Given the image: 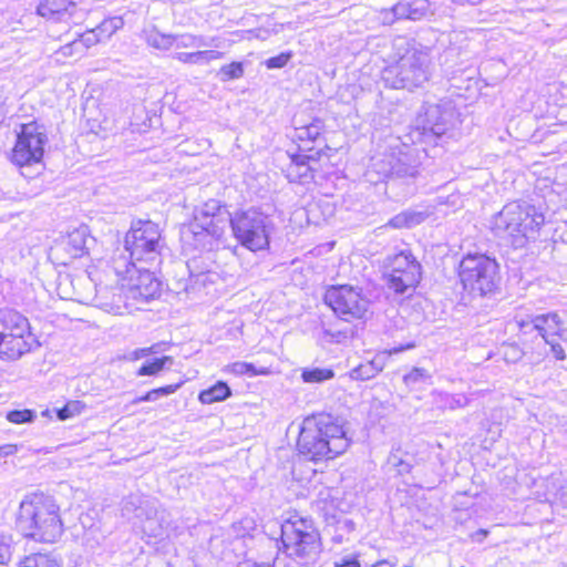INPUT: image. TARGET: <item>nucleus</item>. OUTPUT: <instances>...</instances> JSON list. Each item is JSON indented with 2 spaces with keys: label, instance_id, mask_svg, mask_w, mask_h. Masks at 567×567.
<instances>
[{
  "label": "nucleus",
  "instance_id": "obj_1",
  "mask_svg": "<svg viewBox=\"0 0 567 567\" xmlns=\"http://www.w3.org/2000/svg\"><path fill=\"white\" fill-rule=\"evenodd\" d=\"M350 445L343 426L328 413H317L303 419L297 449L308 461L332 460L344 453Z\"/></svg>",
  "mask_w": 567,
  "mask_h": 567
},
{
  "label": "nucleus",
  "instance_id": "obj_2",
  "mask_svg": "<svg viewBox=\"0 0 567 567\" xmlns=\"http://www.w3.org/2000/svg\"><path fill=\"white\" fill-rule=\"evenodd\" d=\"M18 530L39 543H54L63 534L60 506L52 495L31 493L19 506L16 520Z\"/></svg>",
  "mask_w": 567,
  "mask_h": 567
},
{
  "label": "nucleus",
  "instance_id": "obj_3",
  "mask_svg": "<svg viewBox=\"0 0 567 567\" xmlns=\"http://www.w3.org/2000/svg\"><path fill=\"white\" fill-rule=\"evenodd\" d=\"M398 59L382 70V80L391 89L413 91L423 87L432 75V61L426 48L406 43L400 48Z\"/></svg>",
  "mask_w": 567,
  "mask_h": 567
},
{
  "label": "nucleus",
  "instance_id": "obj_4",
  "mask_svg": "<svg viewBox=\"0 0 567 567\" xmlns=\"http://www.w3.org/2000/svg\"><path fill=\"white\" fill-rule=\"evenodd\" d=\"M545 223L544 214L527 202L506 204L492 220V229L499 237L512 238L515 247H524L529 239H536Z\"/></svg>",
  "mask_w": 567,
  "mask_h": 567
},
{
  "label": "nucleus",
  "instance_id": "obj_5",
  "mask_svg": "<svg viewBox=\"0 0 567 567\" xmlns=\"http://www.w3.org/2000/svg\"><path fill=\"white\" fill-rule=\"evenodd\" d=\"M40 347L30 322L21 312L11 308L0 309V359L18 360Z\"/></svg>",
  "mask_w": 567,
  "mask_h": 567
},
{
  "label": "nucleus",
  "instance_id": "obj_6",
  "mask_svg": "<svg viewBox=\"0 0 567 567\" xmlns=\"http://www.w3.org/2000/svg\"><path fill=\"white\" fill-rule=\"evenodd\" d=\"M281 542L286 554L303 566L316 564L322 551L320 534L307 518L286 520L281 525Z\"/></svg>",
  "mask_w": 567,
  "mask_h": 567
},
{
  "label": "nucleus",
  "instance_id": "obj_7",
  "mask_svg": "<svg viewBox=\"0 0 567 567\" xmlns=\"http://www.w3.org/2000/svg\"><path fill=\"white\" fill-rule=\"evenodd\" d=\"M458 276L463 288L473 296L493 293L499 284V266L483 254H468L460 262Z\"/></svg>",
  "mask_w": 567,
  "mask_h": 567
},
{
  "label": "nucleus",
  "instance_id": "obj_8",
  "mask_svg": "<svg viewBox=\"0 0 567 567\" xmlns=\"http://www.w3.org/2000/svg\"><path fill=\"white\" fill-rule=\"evenodd\" d=\"M125 250L132 262H145L151 266L161 260L164 243L159 227L152 220H134L124 239Z\"/></svg>",
  "mask_w": 567,
  "mask_h": 567
},
{
  "label": "nucleus",
  "instance_id": "obj_9",
  "mask_svg": "<svg viewBox=\"0 0 567 567\" xmlns=\"http://www.w3.org/2000/svg\"><path fill=\"white\" fill-rule=\"evenodd\" d=\"M228 224L243 247L251 251L268 248L272 221L264 213L254 208L239 210L229 218Z\"/></svg>",
  "mask_w": 567,
  "mask_h": 567
},
{
  "label": "nucleus",
  "instance_id": "obj_10",
  "mask_svg": "<svg viewBox=\"0 0 567 567\" xmlns=\"http://www.w3.org/2000/svg\"><path fill=\"white\" fill-rule=\"evenodd\" d=\"M230 215L218 200L212 199L196 210L194 220L187 226L183 235H190L196 246L205 248L212 246V239L223 237Z\"/></svg>",
  "mask_w": 567,
  "mask_h": 567
},
{
  "label": "nucleus",
  "instance_id": "obj_11",
  "mask_svg": "<svg viewBox=\"0 0 567 567\" xmlns=\"http://www.w3.org/2000/svg\"><path fill=\"white\" fill-rule=\"evenodd\" d=\"M48 136L43 126L37 122L22 124L11 154V161L22 171L21 174L30 177L31 173L24 169L40 164L44 154Z\"/></svg>",
  "mask_w": 567,
  "mask_h": 567
},
{
  "label": "nucleus",
  "instance_id": "obj_12",
  "mask_svg": "<svg viewBox=\"0 0 567 567\" xmlns=\"http://www.w3.org/2000/svg\"><path fill=\"white\" fill-rule=\"evenodd\" d=\"M323 300L344 321L363 318L370 305L361 291L347 285L330 287L326 291Z\"/></svg>",
  "mask_w": 567,
  "mask_h": 567
},
{
  "label": "nucleus",
  "instance_id": "obj_13",
  "mask_svg": "<svg viewBox=\"0 0 567 567\" xmlns=\"http://www.w3.org/2000/svg\"><path fill=\"white\" fill-rule=\"evenodd\" d=\"M385 275L388 288L398 295L413 290L421 279V264L410 250L396 254L389 264Z\"/></svg>",
  "mask_w": 567,
  "mask_h": 567
},
{
  "label": "nucleus",
  "instance_id": "obj_14",
  "mask_svg": "<svg viewBox=\"0 0 567 567\" xmlns=\"http://www.w3.org/2000/svg\"><path fill=\"white\" fill-rule=\"evenodd\" d=\"M125 274L132 281L130 288L132 298L148 301L159 296L161 281L150 268H137L135 262H132V267L127 268Z\"/></svg>",
  "mask_w": 567,
  "mask_h": 567
},
{
  "label": "nucleus",
  "instance_id": "obj_15",
  "mask_svg": "<svg viewBox=\"0 0 567 567\" xmlns=\"http://www.w3.org/2000/svg\"><path fill=\"white\" fill-rule=\"evenodd\" d=\"M429 10V0H401L392 8L383 10L381 16L383 23L392 24L398 20H421L427 14Z\"/></svg>",
  "mask_w": 567,
  "mask_h": 567
},
{
  "label": "nucleus",
  "instance_id": "obj_16",
  "mask_svg": "<svg viewBox=\"0 0 567 567\" xmlns=\"http://www.w3.org/2000/svg\"><path fill=\"white\" fill-rule=\"evenodd\" d=\"M520 328L525 330V332L537 331L543 340H545L559 337L563 330V322L557 313L549 312L535 317L530 322H522Z\"/></svg>",
  "mask_w": 567,
  "mask_h": 567
},
{
  "label": "nucleus",
  "instance_id": "obj_17",
  "mask_svg": "<svg viewBox=\"0 0 567 567\" xmlns=\"http://www.w3.org/2000/svg\"><path fill=\"white\" fill-rule=\"evenodd\" d=\"M76 9L73 0H43L37 7V13L54 22L70 20Z\"/></svg>",
  "mask_w": 567,
  "mask_h": 567
},
{
  "label": "nucleus",
  "instance_id": "obj_18",
  "mask_svg": "<svg viewBox=\"0 0 567 567\" xmlns=\"http://www.w3.org/2000/svg\"><path fill=\"white\" fill-rule=\"evenodd\" d=\"M290 164L286 169V176L291 183L307 184L313 181L317 167L307 162V157L290 155Z\"/></svg>",
  "mask_w": 567,
  "mask_h": 567
},
{
  "label": "nucleus",
  "instance_id": "obj_19",
  "mask_svg": "<svg viewBox=\"0 0 567 567\" xmlns=\"http://www.w3.org/2000/svg\"><path fill=\"white\" fill-rule=\"evenodd\" d=\"M90 231L86 226H80L73 229L62 241V247L70 258H80L87 252V241Z\"/></svg>",
  "mask_w": 567,
  "mask_h": 567
},
{
  "label": "nucleus",
  "instance_id": "obj_20",
  "mask_svg": "<svg viewBox=\"0 0 567 567\" xmlns=\"http://www.w3.org/2000/svg\"><path fill=\"white\" fill-rule=\"evenodd\" d=\"M223 52L215 50H198L196 52H177L174 59L186 64H208L213 60L220 59Z\"/></svg>",
  "mask_w": 567,
  "mask_h": 567
},
{
  "label": "nucleus",
  "instance_id": "obj_21",
  "mask_svg": "<svg viewBox=\"0 0 567 567\" xmlns=\"http://www.w3.org/2000/svg\"><path fill=\"white\" fill-rule=\"evenodd\" d=\"M384 368L382 359L374 358L370 361L359 364L350 371L352 380L367 381L379 374Z\"/></svg>",
  "mask_w": 567,
  "mask_h": 567
},
{
  "label": "nucleus",
  "instance_id": "obj_22",
  "mask_svg": "<svg viewBox=\"0 0 567 567\" xmlns=\"http://www.w3.org/2000/svg\"><path fill=\"white\" fill-rule=\"evenodd\" d=\"M231 395V390L228 384L224 381L216 382L213 386L203 390L198 399L203 404H212L215 402H221Z\"/></svg>",
  "mask_w": 567,
  "mask_h": 567
},
{
  "label": "nucleus",
  "instance_id": "obj_23",
  "mask_svg": "<svg viewBox=\"0 0 567 567\" xmlns=\"http://www.w3.org/2000/svg\"><path fill=\"white\" fill-rule=\"evenodd\" d=\"M425 214L422 212L404 210L388 221V226L392 228H412L420 225L425 219Z\"/></svg>",
  "mask_w": 567,
  "mask_h": 567
},
{
  "label": "nucleus",
  "instance_id": "obj_24",
  "mask_svg": "<svg viewBox=\"0 0 567 567\" xmlns=\"http://www.w3.org/2000/svg\"><path fill=\"white\" fill-rule=\"evenodd\" d=\"M440 109L437 106L430 107L425 113V120L423 123V134L441 137L445 131L446 125L439 121Z\"/></svg>",
  "mask_w": 567,
  "mask_h": 567
},
{
  "label": "nucleus",
  "instance_id": "obj_25",
  "mask_svg": "<svg viewBox=\"0 0 567 567\" xmlns=\"http://www.w3.org/2000/svg\"><path fill=\"white\" fill-rule=\"evenodd\" d=\"M324 123L315 118L310 124L296 128V138L300 141L316 142L322 134Z\"/></svg>",
  "mask_w": 567,
  "mask_h": 567
},
{
  "label": "nucleus",
  "instance_id": "obj_26",
  "mask_svg": "<svg viewBox=\"0 0 567 567\" xmlns=\"http://www.w3.org/2000/svg\"><path fill=\"white\" fill-rule=\"evenodd\" d=\"M334 378V371L330 368H305L301 371V380L305 383H322Z\"/></svg>",
  "mask_w": 567,
  "mask_h": 567
},
{
  "label": "nucleus",
  "instance_id": "obj_27",
  "mask_svg": "<svg viewBox=\"0 0 567 567\" xmlns=\"http://www.w3.org/2000/svg\"><path fill=\"white\" fill-rule=\"evenodd\" d=\"M435 404L440 409L456 410L468 404V399L464 394H450L439 392L435 398Z\"/></svg>",
  "mask_w": 567,
  "mask_h": 567
},
{
  "label": "nucleus",
  "instance_id": "obj_28",
  "mask_svg": "<svg viewBox=\"0 0 567 567\" xmlns=\"http://www.w3.org/2000/svg\"><path fill=\"white\" fill-rule=\"evenodd\" d=\"M175 39V45L177 48H206L214 45V39H210L209 41L203 37V35H195L190 33H184V34H174Z\"/></svg>",
  "mask_w": 567,
  "mask_h": 567
},
{
  "label": "nucleus",
  "instance_id": "obj_29",
  "mask_svg": "<svg viewBox=\"0 0 567 567\" xmlns=\"http://www.w3.org/2000/svg\"><path fill=\"white\" fill-rule=\"evenodd\" d=\"M145 41L150 47L163 51L169 50L175 43L174 34L161 33L155 29L145 32Z\"/></svg>",
  "mask_w": 567,
  "mask_h": 567
},
{
  "label": "nucleus",
  "instance_id": "obj_30",
  "mask_svg": "<svg viewBox=\"0 0 567 567\" xmlns=\"http://www.w3.org/2000/svg\"><path fill=\"white\" fill-rule=\"evenodd\" d=\"M19 567H60V564L52 555L37 553L27 556Z\"/></svg>",
  "mask_w": 567,
  "mask_h": 567
},
{
  "label": "nucleus",
  "instance_id": "obj_31",
  "mask_svg": "<svg viewBox=\"0 0 567 567\" xmlns=\"http://www.w3.org/2000/svg\"><path fill=\"white\" fill-rule=\"evenodd\" d=\"M123 19L120 17H112L103 20L95 29L100 34L102 41L112 37L118 29L123 27Z\"/></svg>",
  "mask_w": 567,
  "mask_h": 567
},
{
  "label": "nucleus",
  "instance_id": "obj_32",
  "mask_svg": "<svg viewBox=\"0 0 567 567\" xmlns=\"http://www.w3.org/2000/svg\"><path fill=\"white\" fill-rule=\"evenodd\" d=\"M207 279H208L207 272L193 274L189 270L188 279L181 280L177 282V287H176L178 289L177 292H181L183 290L186 293H189L190 291L195 290L197 286H205Z\"/></svg>",
  "mask_w": 567,
  "mask_h": 567
},
{
  "label": "nucleus",
  "instance_id": "obj_33",
  "mask_svg": "<svg viewBox=\"0 0 567 567\" xmlns=\"http://www.w3.org/2000/svg\"><path fill=\"white\" fill-rule=\"evenodd\" d=\"M419 174L417 166L410 165L402 159H398L390 169V175L396 178H415Z\"/></svg>",
  "mask_w": 567,
  "mask_h": 567
},
{
  "label": "nucleus",
  "instance_id": "obj_34",
  "mask_svg": "<svg viewBox=\"0 0 567 567\" xmlns=\"http://www.w3.org/2000/svg\"><path fill=\"white\" fill-rule=\"evenodd\" d=\"M388 465L393 467L399 475H404L411 472L412 464L406 460H403L402 452L400 450L392 451L388 456Z\"/></svg>",
  "mask_w": 567,
  "mask_h": 567
},
{
  "label": "nucleus",
  "instance_id": "obj_35",
  "mask_svg": "<svg viewBox=\"0 0 567 567\" xmlns=\"http://www.w3.org/2000/svg\"><path fill=\"white\" fill-rule=\"evenodd\" d=\"M431 373L424 368H413L408 374L403 377V382L408 386H415L416 384L426 383L431 380Z\"/></svg>",
  "mask_w": 567,
  "mask_h": 567
},
{
  "label": "nucleus",
  "instance_id": "obj_36",
  "mask_svg": "<svg viewBox=\"0 0 567 567\" xmlns=\"http://www.w3.org/2000/svg\"><path fill=\"white\" fill-rule=\"evenodd\" d=\"M85 408V404L81 401H70L63 408L55 409L54 413L61 421L68 420L75 415H79Z\"/></svg>",
  "mask_w": 567,
  "mask_h": 567
},
{
  "label": "nucleus",
  "instance_id": "obj_37",
  "mask_svg": "<svg viewBox=\"0 0 567 567\" xmlns=\"http://www.w3.org/2000/svg\"><path fill=\"white\" fill-rule=\"evenodd\" d=\"M142 501L143 498L138 495H130L123 499L121 508L122 516L128 520H133L135 513L138 512Z\"/></svg>",
  "mask_w": 567,
  "mask_h": 567
},
{
  "label": "nucleus",
  "instance_id": "obj_38",
  "mask_svg": "<svg viewBox=\"0 0 567 567\" xmlns=\"http://www.w3.org/2000/svg\"><path fill=\"white\" fill-rule=\"evenodd\" d=\"M218 74L221 81L239 79L244 75V65L241 62H231L223 65Z\"/></svg>",
  "mask_w": 567,
  "mask_h": 567
},
{
  "label": "nucleus",
  "instance_id": "obj_39",
  "mask_svg": "<svg viewBox=\"0 0 567 567\" xmlns=\"http://www.w3.org/2000/svg\"><path fill=\"white\" fill-rule=\"evenodd\" d=\"M14 544L10 535L0 534V565H7L12 558Z\"/></svg>",
  "mask_w": 567,
  "mask_h": 567
},
{
  "label": "nucleus",
  "instance_id": "obj_40",
  "mask_svg": "<svg viewBox=\"0 0 567 567\" xmlns=\"http://www.w3.org/2000/svg\"><path fill=\"white\" fill-rule=\"evenodd\" d=\"M35 419V412L33 410H12L8 412L7 420L16 424L31 423Z\"/></svg>",
  "mask_w": 567,
  "mask_h": 567
},
{
  "label": "nucleus",
  "instance_id": "obj_41",
  "mask_svg": "<svg viewBox=\"0 0 567 567\" xmlns=\"http://www.w3.org/2000/svg\"><path fill=\"white\" fill-rule=\"evenodd\" d=\"M155 515V506L148 499L143 498L142 503L140 504L138 512H136L134 515V519H136L138 523H151Z\"/></svg>",
  "mask_w": 567,
  "mask_h": 567
},
{
  "label": "nucleus",
  "instance_id": "obj_42",
  "mask_svg": "<svg viewBox=\"0 0 567 567\" xmlns=\"http://www.w3.org/2000/svg\"><path fill=\"white\" fill-rule=\"evenodd\" d=\"M76 40L81 43V49L83 52L85 49H89L95 45L96 43L102 42V39L97 33L96 29H92L82 33Z\"/></svg>",
  "mask_w": 567,
  "mask_h": 567
},
{
  "label": "nucleus",
  "instance_id": "obj_43",
  "mask_svg": "<svg viewBox=\"0 0 567 567\" xmlns=\"http://www.w3.org/2000/svg\"><path fill=\"white\" fill-rule=\"evenodd\" d=\"M229 371L236 375H257L259 372L252 363L235 362L229 367Z\"/></svg>",
  "mask_w": 567,
  "mask_h": 567
},
{
  "label": "nucleus",
  "instance_id": "obj_44",
  "mask_svg": "<svg viewBox=\"0 0 567 567\" xmlns=\"http://www.w3.org/2000/svg\"><path fill=\"white\" fill-rule=\"evenodd\" d=\"M291 56H292V54L290 52H282L276 56H271V58L267 59L265 61V65L268 69H281L285 65H287V63L289 62Z\"/></svg>",
  "mask_w": 567,
  "mask_h": 567
},
{
  "label": "nucleus",
  "instance_id": "obj_45",
  "mask_svg": "<svg viewBox=\"0 0 567 567\" xmlns=\"http://www.w3.org/2000/svg\"><path fill=\"white\" fill-rule=\"evenodd\" d=\"M162 365L161 362L157 361V359H154L153 361H147L141 365V368L137 370L136 374L138 377L143 375H156L158 372H161Z\"/></svg>",
  "mask_w": 567,
  "mask_h": 567
},
{
  "label": "nucleus",
  "instance_id": "obj_46",
  "mask_svg": "<svg viewBox=\"0 0 567 567\" xmlns=\"http://www.w3.org/2000/svg\"><path fill=\"white\" fill-rule=\"evenodd\" d=\"M559 337H553L549 339H545L544 341L550 346L551 353L557 360H564L566 354L564 347L558 341Z\"/></svg>",
  "mask_w": 567,
  "mask_h": 567
},
{
  "label": "nucleus",
  "instance_id": "obj_47",
  "mask_svg": "<svg viewBox=\"0 0 567 567\" xmlns=\"http://www.w3.org/2000/svg\"><path fill=\"white\" fill-rule=\"evenodd\" d=\"M63 56H72L73 54H82L83 51L81 49V43L78 40H74L63 47L58 51Z\"/></svg>",
  "mask_w": 567,
  "mask_h": 567
},
{
  "label": "nucleus",
  "instance_id": "obj_48",
  "mask_svg": "<svg viewBox=\"0 0 567 567\" xmlns=\"http://www.w3.org/2000/svg\"><path fill=\"white\" fill-rule=\"evenodd\" d=\"M322 154L323 150L313 151L312 148H309L307 153H298L297 155L299 157H307V162L316 166Z\"/></svg>",
  "mask_w": 567,
  "mask_h": 567
},
{
  "label": "nucleus",
  "instance_id": "obj_49",
  "mask_svg": "<svg viewBox=\"0 0 567 567\" xmlns=\"http://www.w3.org/2000/svg\"><path fill=\"white\" fill-rule=\"evenodd\" d=\"M554 240L567 244V223L557 226L554 233Z\"/></svg>",
  "mask_w": 567,
  "mask_h": 567
},
{
  "label": "nucleus",
  "instance_id": "obj_50",
  "mask_svg": "<svg viewBox=\"0 0 567 567\" xmlns=\"http://www.w3.org/2000/svg\"><path fill=\"white\" fill-rule=\"evenodd\" d=\"M334 567H361L357 557L347 556L334 563Z\"/></svg>",
  "mask_w": 567,
  "mask_h": 567
},
{
  "label": "nucleus",
  "instance_id": "obj_51",
  "mask_svg": "<svg viewBox=\"0 0 567 567\" xmlns=\"http://www.w3.org/2000/svg\"><path fill=\"white\" fill-rule=\"evenodd\" d=\"M179 386H181V383H178V384H169V385L161 386V388H157V389H154V390L157 393L158 399H159L161 396H167L169 394H173L174 392L177 391V389Z\"/></svg>",
  "mask_w": 567,
  "mask_h": 567
},
{
  "label": "nucleus",
  "instance_id": "obj_52",
  "mask_svg": "<svg viewBox=\"0 0 567 567\" xmlns=\"http://www.w3.org/2000/svg\"><path fill=\"white\" fill-rule=\"evenodd\" d=\"M156 400H158V395L155 392V390L153 389V390L146 392L144 395L134 399L133 403L138 404L141 402H154Z\"/></svg>",
  "mask_w": 567,
  "mask_h": 567
},
{
  "label": "nucleus",
  "instance_id": "obj_53",
  "mask_svg": "<svg viewBox=\"0 0 567 567\" xmlns=\"http://www.w3.org/2000/svg\"><path fill=\"white\" fill-rule=\"evenodd\" d=\"M323 334L326 340L329 342H340V339L344 337L341 331L332 332L328 329L323 330Z\"/></svg>",
  "mask_w": 567,
  "mask_h": 567
},
{
  "label": "nucleus",
  "instance_id": "obj_54",
  "mask_svg": "<svg viewBox=\"0 0 567 567\" xmlns=\"http://www.w3.org/2000/svg\"><path fill=\"white\" fill-rule=\"evenodd\" d=\"M147 350L146 348H140V349H135L134 351H132L131 353H128L126 355V358L131 361H136V360H140L144 357H147Z\"/></svg>",
  "mask_w": 567,
  "mask_h": 567
},
{
  "label": "nucleus",
  "instance_id": "obj_55",
  "mask_svg": "<svg viewBox=\"0 0 567 567\" xmlns=\"http://www.w3.org/2000/svg\"><path fill=\"white\" fill-rule=\"evenodd\" d=\"M17 452V446L12 444H7L0 446V456L12 455Z\"/></svg>",
  "mask_w": 567,
  "mask_h": 567
},
{
  "label": "nucleus",
  "instance_id": "obj_56",
  "mask_svg": "<svg viewBox=\"0 0 567 567\" xmlns=\"http://www.w3.org/2000/svg\"><path fill=\"white\" fill-rule=\"evenodd\" d=\"M370 567H395L394 563H391L386 559L379 560L374 564H372Z\"/></svg>",
  "mask_w": 567,
  "mask_h": 567
},
{
  "label": "nucleus",
  "instance_id": "obj_57",
  "mask_svg": "<svg viewBox=\"0 0 567 567\" xmlns=\"http://www.w3.org/2000/svg\"><path fill=\"white\" fill-rule=\"evenodd\" d=\"M147 350V354H156L158 352H161L163 349H162V343H155L148 348H146Z\"/></svg>",
  "mask_w": 567,
  "mask_h": 567
},
{
  "label": "nucleus",
  "instance_id": "obj_58",
  "mask_svg": "<svg viewBox=\"0 0 567 567\" xmlns=\"http://www.w3.org/2000/svg\"><path fill=\"white\" fill-rule=\"evenodd\" d=\"M157 361L161 362L162 369H164L166 364H173L174 359L173 357L164 355L162 358H158Z\"/></svg>",
  "mask_w": 567,
  "mask_h": 567
},
{
  "label": "nucleus",
  "instance_id": "obj_59",
  "mask_svg": "<svg viewBox=\"0 0 567 567\" xmlns=\"http://www.w3.org/2000/svg\"><path fill=\"white\" fill-rule=\"evenodd\" d=\"M52 413H54V410H53V411H51V410L47 409V410H44V411L42 412V415H43V416H47V417H52V416H51V414H52Z\"/></svg>",
  "mask_w": 567,
  "mask_h": 567
},
{
  "label": "nucleus",
  "instance_id": "obj_60",
  "mask_svg": "<svg viewBox=\"0 0 567 567\" xmlns=\"http://www.w3.org/2000/svg\"><path fill=\"white\" fill-rule=\"evenodd\" d=\"M478 534L483 535V536H486L487 535V530L485 529H480L478 530Z\"/></svg>",
  "mask_w": 567,
  "mask_h": 567
},
{
  "label": "nucleus",
  "instance_id": "obj_61",
  "mask_svg": "<svg viewBox=\"0 0 567 567\" xmlns=\"http://www.w3.org/2000/svg\"><path fill=\"white\" fill-rule=\"evenodd\" d=\"M255 567H272V566L269 564H262V565H256Z\"/></svg>",
  "mask_w": 567,
  "mask_h": 567
},
{
  "label": "nucleus",
  "instance_id": "obj_62",
  "mask_svg": "<svg viewBox=\"0 0 567 567\" xmlns=\"http://www.w3.org/2000/svg\"><path fill=\"white\" fill-rule=\"evenodd\" d=\"M403 567H413V566H412V565H405V566H403Z\"/></svg>",
  "mask_w": 567,
  "mask_h": 567
}]
</instances>
